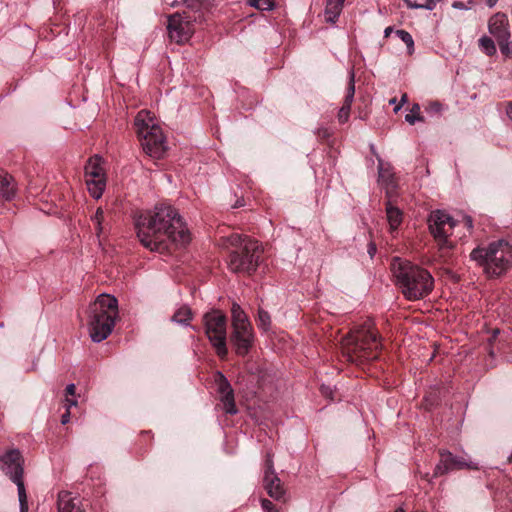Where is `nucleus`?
Listing matches in <instances>:
<instances>
[{
    "label": "nucleus",
    "mask_w": 512,
    "mask_h": 512,
    "mask_svg": "<svg viewBox=\"0 0 512 512\" xmlns=\"http://www.w3.org/2000/svg\"><path fill=\"white\" fill-rule=\"evenodd\" d=\"M408 97L407 94H403L401 97V103L399 105H396L394 108L395 112H398L401 109V106L407 101Z\"/></svg>",
    "instance_id": "37998d69"
},
{
    "label": "nucleus",
    "mask_w": 512,
    "mask_h": 512,
    "mask_svg": "<svg viewBox=\"0 0 512 512\" xmlns=\"http://www.w3.org/2000/svg\"><path fill=\"white\" fill-rule=\"evenodd\" d=\"M386 216H387V221L389 223L390 231L391 232L396 231L399 228V226L401 225L402 220H403L402 211L399 208L393 206L391 204V202L389 201L386 205Z\"/></svg>",
    "instance_id": "5701e85b"
},
{
    "label": "nucleus",
    "mask_w": 512,
    "mask_h": 512,
    "mask_svg": "<svg viewBox=\"0 0 512 512\" xmlns=\"http://www.w3.org/2000/svg\"><path fill=\"white\" fill-rule=\"evenodd\" d=\"M390 104L392 105H395L396 104V98H392L390 101H389Z\"/></svg>",
    "instance_id": "3c124183"
},
{
    "label": "nucleus",
    "mask_w": 512,
    "mask_h": 512,
    "mask_svg": "<svg viewBox=\"0 0 512 512\" xmlns=\"http://www.w3.org/2000/svg\"><path fill=\"white\" fill-rule=\"evenodd\" d=\"M195 16L189 11L175 13L168 17V35L169 38L177 44H183L190 39L194 33Z\"/></svg>",
    "instance_id": "9d476101"
},
{
    "label": "nucleus",
    "mask_w": 512,
    "mask_h": 512,
    "mask_svg": "<svg viewBox=\"0 0 512 512\" xmlns=\"http://www.w3.org/2000/svg\"><path fill=\"white\" fill-rule=\"evenodd\" d=\"M0 463L3 473L17 486L20 512H28L29 506L23 481L24 459L20 450H8L0 456Z\"/></svg>",
    "instance_id": "0eeeda50"
},
{
    "label": "nucleus",
    "mask_w": 512,
    "mask_h": 512,
    "mask_svg": "<svg viewBox=\"0 0 512 512\" xmlns=\"http://www.w3.org/2000/svg\"><path fill=\"white\" fill-rule=\"evenodd\" d=\"M392 32H393V28L392 27L389 26V27L385 28V30H384V37H386V38L389 37Z\"/></svg>",
    "instance_id": "49530a36"
},
{
    "label": "nucleus",
    "mask_w": 512,
    "mask_h": 512,
    "mask_svg": "<svg viewBox=\"0 0 512 512\" xmlns=\"http://www.w3.org/2000/svg\"><path fill=\"white\" fill-rule=\"evenodd\" d=\"M220 401L223 405V410L227 414L235 415L238 413V409L236 407L234 391H231L229 394H221Z\"/></svg>",
    "instance_id": "a878e982"
},
{
    "label": "nucleus",
    "mask_w": 512,
    "mask_h": 512,
    "mask_svg": "<svg viewBox=\"0 0 512 512\" xmlns=\"http://www.w3.org/2000/svg\"><path fill=\"white\" fill-rule=\"evenodd\" d=\"M440 460L435 466L434 477L445 475L454 470L470 469L478 470L479 465L476 462H468L462 457L453 455L448 450L439 451Z\"/></svg>",
    "instance_id": "9b49d317"
},
{
    "label": "nucleus",
    "mask_w": 512,
    "mask_h": 512,
    "mask_svg": "<svg viewBox=\"0 0 512 512\" xmlns=\"http://www.w3.org/2000/svg\"><path fill=\"white\" fill-rule=\"evenodd\" d=\"M76 404H77L76 400L66 398V400H65L66 412L61 416L62 424H67L69 422V420H70V411L69 410L72 406H75Z\"/></svg>",
    "instance_id": "f704fd0d"
},
{
    "label": "nucleus",
    "mask_w": 512,
    "mask_h": 512,
    "mask_svg": "<svg viewBox=\"0 0 512 512\" xmlns=\"http://www.w3.org/2000/svg\"><path fill=\"white\" fill-rule=\"evenodd\" d=\"M16 194V184L12 176L0 171V201H9Z\"/></svg>",
    "instance_id": "412c9836"
},
{
    "label": "nucleus",
    "mask_w": 512,
    "mask_h": 512,
    "mask_svg": "<svg viewBox=\"0 0 512 512\" xmlns=\"http://www.w3.org/2000/svg\"><path fill=\"white\" fill-rule=\"evenodd\" d=\"M263 487L267 494L277 500H283L285 497V489L282 481L277 476L273 466V460L270 454H267L265 461V471L263 476Z\"/></svg>",
    "instance_id": "f8f14e48"
},
{
    "label": "nucleus",
    "mask_w": 512,
    "mask_h": 512,
    "mask_svg": "<svg viewBox=\"0 0 512 512\" xmlns=\"http://www.w3.org/2000/svg\"><path fill=\"white\" fill-rule=\"evenodd\" d=\"M464 222H465V226L467 227V229L469 231H471L472 228H473V220H472V218L470 216H466L464 218Z\"/></svg>",
    "instance_id": "a19ab883"
},
{
    "label": "nucleus",
    "mask_w": 512,
    "mask_h": 512,
    "mask_svg": "<svg viewBox=\"0 0 512 512\" xmlns=\"http://www.w3.org/2000/svg\"><path fill=\"white\" fill-rule=\"evenodd\" d=\"M321 393L325 396V397H328L330 399L333 400V391L332 389L329 387V386H325L323 385L321 387Z\"/></svg>",
    "instance_id": "58836bf2"
},
{
    "label": "nucleus",
    "mask_w": 512,
    "mask_h": 512,
    "mask_svg": "<svg viewBox=\"0 0 512 512\" xmlns=\"http://www.w3.org/2000/svg\"><path fill=\"white\" fill-rule=\"evenodd\" d=\"M501 53L506 57H512V42H508L507 49L505 51H501Z\"/></svg>",
    "instance_id": "ea45409f"
},
{
    "label": "nucleus",
    "mask_w": 512,
    "mask_h": 512,
    "mask_svg": "<svg viewBox=\"0 0 512 512\" xmlns=\"http://www.w3.org/2000/svg\"><path fill=\"white\" fill-rule=\"evenodd\" d=\"M75 390H76V387L74 384H69L67 387H66V394L67 395H74L75 394Z\"/></svg>",
    "instance_id": "c03bdc74"
},
{
    "label": "nucleus",
    "mask_w": 512,
    "mask_h": 512,
    "mask_svg": "<svg viewBox=\"0 0 512 512\" xmlns=\"http://www.w3.org/2000/svg\"><path fill=\"white\" fill-rule=\"evenodd\" d=\"M427 112L429 113H435V114H440L443 110V105L439 102H431L427 108H426Z\"/></svg>",
    "instance_id": "c9c22d12"
},
{
    "label": "nucleus",
    "mask_w": 512,
    "mask_h": 512,
    "mask_svg": "<svg viewBox=\"0 0 512 512\" xmlns=\"http://www.w3.org/2000/svg\"><path fill=\"white\" fill-rule=\"evenodd\" d=\"M227 267L235 273H246L251 275L256 271L259 263L253 261V258H224ZM258 260V258H256Z\"/></svg>",
    "instance_id": "a211bd4d"
},
{
    "label": "nucleus",
    "mask_w": 512,
    "mask_h": 512,
    "mask_svg": "<svg viewBox=\"0 0 512 512\" xmlns=\"http://www.w3.org/2000/svg\"><path fill=\"white\" fill-rule=\"evenodd\" d=\"M58 510L59 512H85L82 501L73 497L68 491H62L58 494Z\"/></svg>",
    "instance_id": "6ab92c4d"
},
{
    "label": "nucleus",
    "mask_w": 512,
    "mask_h": 512,
    "mask_svg": "<svg viewBox=\"0 0 512 512\" xmlns=\"http://www.w3.org/2000/svg\"><path fill=\"white\" fill-rule=\"evenodd\" d=\"M497 253L502 255H511L512 246L505 240L494 241L489 244L485 256H495Z\"/></svg>",
    "instance_id": "393cba45"
},
{
    "label": "nucleus",
    "mask_w": 512,
    "mask_h": 512,
    "mask_svg": "<svg viewBox=\"0 0 512 512\" xmlns=\"http://www.w3.org/2000/svg\"><path fill=\"white\" fill-rule=\"evenodd\" d=\"M248 4L261 11H269L274 8L273 0H248Z\"/></svg>",
    "instance_id": "473e14b6"
},
{
    "label": "nucleus",
    "mask_w": 512,
    "mask_h": 512,
    "mask_svg": "<svg viewBox=\"0 0 512 512\" xmlns=\"http://www.w3.org/2000/svg\"><path fill=\"white\" fill-rule=\"evenodd\" d=\"M232 328L251 325L247 314L239 304L234 302L231 307Z\"/></svg>",
    "instance_id": "b1692460"
},
{
    "label": "nucleus",
    "mask_w": 512,
    "mask_h": 512,
    "mask_svg": "<svg viewBox=\"0 0 512 512\" xmlns=\"http://www.w3.org/2000/svg\"><path fill=\"white\" fill-rule=\"evenodd\" d=\"M405 120L413 125L416 121H424L423 117L420 114V106L419 104H414L410 109L409 113L406 114Z\"/></svg>",
    "instance_id": "72a5a7b5"
},
{
    "label": "nucleus",
    "mask_w": 512,
    "mask_h": 512,
    "mask_svg": "<svg viewBox=\"0 0 512 512\" xmlns=\"http://www.w3.org/2000/svg\"><path fill=\"white\" fill-rule=\"evenodd\" d=\"M135 127L143 150L152 158H162L167 151L166 138L153 114L147 110L139 111Z\"/></svg>",
    "instance_id": "39448f33"
},
{
    "label": "nucleus",
    "mask_w": 512,
    "mask_h": 512,
    "mask_svg": "<svg viewBox=\"0 0 512 512\" xmlns=\"http://www.w3.org/2000/svg\"><path fill=\"white\" fill-rule=\"evenodd\" d=\"M205 334L214 347L219 358L225 359L228 354L226 344V316L220 311L207 312L203 316Z\"/></svg>",
    "instance_id": "6e6552de"
},
{
    "label": "nucleus",
    "mask_w": 512,
    "mask_h": 512,
    "mask_svg": "<svg viewBox=\"0 0 512 512\" xmlns=\"http://www.w3.org/2000/svg\"><path fill=\"white\" fill-rule=\"evenodd\" d=\"M368 253L370 254V256H373L376 253L375 245H370V247L368 249Z\"/></svg>",
    "instance_id": "de8ad7c7"
},
{
    "label": "nucleus",
    "mask_w": 512,
    "mask_h": 512,
    "mask_svg": "<svg viewBox=\"0 0 512 512\" xmlns=\"http://www.w3.org/2000/svg\"><path fill=\"white\" fill-rule=\"evenodd\" d=\"M378 173V181L380 185L386 189L387 195L391 197L397 187L394 173L389 167H384V164L381 160H379Z\"/></svg>",
    "instance_id": "aec40b11"
},
{
    "label": "nucleus",
    "mask_w": 512,
    "mask_h": 512,
    "mask_svg": "<svg viewBox=\"0 0 512 512\" xmlns=\"http://www.w3.org/2000/svg\"><path fill=\"white\" fill-rule=\"evenodd\" d=\"M478 43H479L480 50L485 55L494 56L496 54V52H497L496 45L490 37L484 35L479 39Z\"/></svg>",
    "instance_id": "cd10ccee"
},
{
    "label": "nucleus",
    "mask_w": 512,
    "mask_h": 512,
    "mask_svg": "<svg viewBox=\"0 0 512 512\" xmlns=\"http://www.w3.org/2000/svg\"><path fill=\"white\" fill-rule=\"evenodd\" d=\"M485 1H486V4H487L490 8H492V7H494V6L496 5V3H497V1H498V0H485Z\"/></svg>",
    "instance_id": "09e8293b"
},
{
    "label": "nucleus",
    "mask_w": 512,
    "mask_h": 512,
    "mask_svg": "<svg viewBox=\"0 0 512 512\" xmlns=\"http://www.w3.org/2000/svg\"><path fill=\"white\" fill-rule=\"evenodd\" d=\"M345 0H326L325 20L329 23H335L340 16Z\"/></svg>",
    "instance_id": "4be33fe9"
},
{
    "label": "nucleus",
    "mask_w": 512,
    "mask_h": 512,
    "mask_svg": "<svg viewBox=\"0 0 512 512\" xmlns=\"http://www.w3.org/2000/svg\"><path fill=\"white\" fill-rule=\"evenodd\" d=\"M214 381L217 386V392L220 395L227 394V393L229 394L231 391H233L231 384L229 383V381L227 380V378L225 377V375L222 372L217 371L215 373Z\"/></svg>",
    "instance_id": "bb28decb"
},
{
    "label": "nucleus",
    "mask_w": 512,
    "mask_h": 512,
    "mask_svg": "<svg viewBox=\"0 0 512 512\" xmlns=\"http://www.w3.org/2000/svg\"><path fill=\"white\" fill-rule=\"evenodd\" d=\"M428 228L440 251L452 250L460 239L455 234L459 223L444 210H434L428 216Z\"/></svg>",
    "instance_id": "423d86ee"
},
{
    "label": "nucleus",
    "mask_w": 512,
    "mask_h": 512,
    "mask_svg": "<svg viewBox=\"0 0 512 512\" xmlns=\"http://www.w3.org/2000/svg\"><path fill=\"white\" fill-rule=\"evenodd\" d=\"M257 325L263 331H268L271 327L270 314L262 308L258 309Z\"/></svg>",
    "instance_id": "c756f323"
},
{
    "label": "nucleus",
    "mask_w": 512,
    "mask_h": 512,
    "mask_svg": "<svg viewBox=\"0 0 512 512\" xmlns=\"http://www.w3.org/2000/svg\"><path fill=\"white\" fill-rule=\"evenodd\" d=\"M261 506L265 512H279L275 505L268 499H262Z\"/></svg>",
    "instance_id": "4c0bfd02"
},
{
    "label": "nucleus",
    "mask_w": 512,
    "mask_h": 512,
    "mask_svg": "<svg viewBox=\"0 0 512 512\" xmlns=\"http://www.w3.org/2000/svg\"><path fill=\"white\" fill-rule=\"evenodd\" d=\"M391 271L396 285L409 301L425 298L434 288V279L430 272L407 258H393Z\"/></svg>",
    "instance_id": "f03ea898"
},
{
    "label": "nucleus",
    "mask_w": 512,
    "mask_h": 512,
    "mask_svg": "<svg viewBox=\"0 0 512 512\" xmlns=\"http://www.w3.org/2000/svg\"><path fill=\"white\" fill-rule=\"evenodd\" d=\"M230 246L234 248L231 256H254L265 252L264 246L246 235L232 234L229 238Z\"/></svg>",
    "instance_id": "ddd939ff"
},
{
    "label": "nucleus",
    "mask_w": 512,
    "mask_h": 512,
    "mask_svg": "<svg viewBox=\"0 0 512 512\" xmlns=\"http://www.w3.org/2000/svg\"><path fill=\"white\" fill-rule=\"evenodd\" d=\"M381 347L378 333L371 321L353 329L341 341L343 357L356 365L378 359Z\"/></svg>",
    "instance_id": "7ed1b4c3"
},
{
    "label": "nucleus",
    "mask_w": 512,
    "mask_h": 512,
    "mask_svg": "<svg viewBox=\"0 0 512 512\" xmlns=\"http://www.w3.org/2000/svg\"><path fill=\"white\" fill-rule=\"evenodd\" d=\"M118 317V301L110 295L102 293L88 308V328L93 342L105 340L113 331Z\"/></svg>",
    "instance_id": "20e7f679"
},
{
    "label": "nucleus",
    "mask_w": 512,
    "mask_h": 512,
    "mask_svg": "<svg viewBox=\"0 0 512 512\" xmlns=\"http://www.w3.org/2000/svg\"><path fill=\"white\" fill-rule=\"evenodd\" d=\"M191 319V310L187 306L179 308L173 315L172 320L179 324H188Z\"/></svg>",
    "instance_id": "c85d7f7f"
},
{
    "label": "nucleus",
    "mask_w": 512,
    "mask_h": 512,
    "mask_svg": "<svg viewBox=\"0 0 512 512\" xmlns=\"http://www.w3.org/2000/svg\"><path fill=\"white\" fill-rule=\"evenodd\" d=\"M477 252H478V249H474V250L471 252L470 256H471V257L477 256V255H476V253H477Z\"/></svg>",
    "instance_id": "8fccbe9b"
},
{
    "label": "nucleus",
    "mask_w": 512,
    "mask_h": 512,
    "mask_svg": "<svg viewBox=\"0 0 512 512\" xmlns=\"http://www.w3.org/2000/svg\"><path fill=\"white\" fill-rule=\"evenodd\" d=\"M396 35L405 43L409 55L414 53V40L411 34L405 30H397Z\"/></svg>",
    "instance_id": "2f4dec72"
},
{
    "label": "nucleus",
    "mask_w": 512,
    "mask_h": 512,
    "mask_svg": "<svg viewBox=\"0 0 512 512\" xmlns=\"http://www.w3.org/2000/svg\"><path fill=\"white\" fill-rule=\"evenodd\" d=\"M506 114L512 120V102H509L506 107Z\"/></svg>",
    "instance_id": "a18cd8bd"
},
{
    "label": "nucleus",
    "mask_w": 512,
    "mask_h": 512,
    "mask_svg": "<svg viewBox=\"0 0 512 512\" xmlns=\"http://www.w3.org/2000/svg\"><path fill=\"white\" fill-rule=\"evenodd\" d=\"M137 237L150 252L164 253L169 245L185 247L192 236L186 222L171 205L161 203L135 219Z\"/></svg>",
    "instance_id": "f257e3e1"
},
{
    "label": "nucleus",
    "mask_w": 512,
    "mask_h": 512,
    "mask_svg": "<svg viewBox=\"0 0 512 512\" xmlns=\"http://www.w3.org/2000/svg\"><path fill=\"white\" fill-rule=\"evenodd\" d=\"M94 226H95V232L96 236L99 237L101 234L105 232V228L102 226L104 217H103V211L101 208H98L95 212V214L91 218Z\"/></svg>",
    "instance_id": "7c9ffc66"
},
{
    "label": "nucleus",
    "mask_w": 512,
    "mask_h": 512,
    "mask_svg": "<svg viewBox=\"0 0 512 512\" xmlns=\"http://www.w3.org/2000/svg\"><path fill=\"white\" fill-rule=\"evenodd\" d=\"M230 339L239 356L247 355L254 341L252 325L232 328Z\"/></svg>",
    "instance_id": "2eb2a0df"
},
{
    "label": "nucleus",
    "mask_w": 512,
    "mask_h": 512,
    "mask_svg": "<svg viewBox=\"0 0 512 512\" xmlns=\"http://www.w3.org/2000/svg\"><path fill=\"white\" fill-rule=\"evenodd\" d=\"M406 3H407V6L409 8H413V9H424V7H422V3L421 4H417V3H412L410 0H405Z\"/></svg>",
    "instance_id": "79ce46f5"
},
{
    "label": "nucleus",
    "mask_w": 512,
    "mask_h": 512,
    "mask_svg": "<svg viewBox=\"0 0 512 512\" xmlns=\"http://www.w3.org/2000/svg\"><path fill=\"white\" fill-rule=\"evenodd\" d=\"M395 512H405L403 508H398Z\"/></svg>",
    "instance_id": "603ef678"
},
{
    "label": "nucleus",
    "mask_w": 512,
    "mask_h": 512,
    "mask_svg": "<svg viewBox=\"0 0 512 512\" xmlns=\"http://www.w3.org/2000/svg\"><path fill=\"white\" fill-rule=\"evenodd\" d=\"M488 277L502 275L512 263L508 258H471Z\"/></svg>",
    "instance_id": "dca6fc26"
},
{
    "label": "nucleus",
    "mask_w": 512,
    "mask_h": 512,
    "mask_svg": "<svg viewBox=\"0 0 512 512\" xmlns=\"http://www.w3.org/2000/svg\"><path fill=\"white\" fill-rule=\"evenodd\" d=\"M85 182L90 195L99 199L106 187L104 160L98 155L90 157L85 165Z\"/></svg>",
    "instance_id": "1a4fd4ad"
},
{
    "label": "nucleus",
    "mask_w": 512,
    "mask_h": 512,
    "mask_svg": "<svg viewBox=\"0 0 512 512\" xmlns=\"http://www.w3.org/2000/svg\"><path fill=\"white\" fill-rule=\"evenodd\" d=\"M488 30L493 35L499 45L500 51L507 49V43L510 39L509 21L508 17L504 13L494 14L488 22Z\"/></svg>",
    "instance_id": "4468645a"
},
{
    "label": "nucleus",
    "mask_w": 512,
    "mask_h": 512,
    "mask_svg": "<svg viewBox=\"0 0 512 512\" xmlns=\"http://www.w3.org/2000/svg\"><path fill=\"white\" fill-rule=\"evenodd\" d=\"M354 95H355V75H354V72H351L348 87L346 89L344 102H343L342 106L340 107L338 114H337V119L340 124H344L349 120L351 105L354 100Z\"/></svg>",
    "instance_id": "f3484780"
},
{
    "label": "nucleus",
    "mask_w": 512,
    "mask_h": 512,
    "mask_svg": "<svg viewBox=\"0 0 512 512\" xmlns=\"http://www.w3.org/2000/svg\"><path fill=\"white\" fill-rule=\"evenodd\" d=\"M473 5H474V0H468L467 4H465V3L461 2V1H455V2H453L452 7L454 9H458V10H468Z\"/></svg>",
    "instance_id": "e433bc0d"
}]
</instances>
